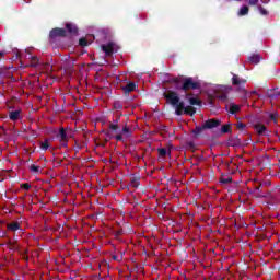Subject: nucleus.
Returning a JSON list of instances; mask_svg holds the SVG:
<instances>
[{
    "mask_svg": "<svg viewBox=\"0 0 280 280\" xmlns=\"http://www.w3.org/2000/svg\"><path fill=\"white\" fill-rule=\"evenodd\" d=\"M22 189H25V191H30L32 189V185L30 183H24L21 185Z\"/></svg>",
    "mask_w": 280,
    "mask_h": 280,
    "instance_id": "32",
    "label": "nucleus"
},
{
    "mask_svg": "<svg viewBox=\"0 0 280 280\" xmlns=\"http://www.w3.org/2000/svg\"><path fill=\"white\" fill-rule=\"evenodd\" d=\"M158 152H159L160 156H163V158L167 156V154H172V151L171 150L167 151V149H165V148L158 149Z\"/></svg>",
    "mask_w": 280,
    "mask_h": 280,
    "instance_id": "24",
    "label": "nucleus"
},
{
    "mask_svg": "<svg viewBox=\"0 0 280 280\" xmlns=\"http://www.w3.org/2000/svg\"><path fill=\"white\" fill-rule=\"evenodd\" d=\"M102 50L104 51V54L106 56H113V54H115V43L109 42L107 44H103L101 46Z\"/></svg>",
    "mask_w": 280,
    "mask_h": 280,
    "instance_id": "8",
    "label": "nucleus"
},
{
    "mask_svg": "<svg viewBox=\"0 0 280 280\" xmlns=\"http://www.w3.org/2000/svg\"><path fill=\"white\" fill-rule=\"evenodd\" d=\"M66 32H67V35L68 34H71L72 36H78V25L69 22V23H66Z\"/></svg>",
    "mask_w": 280,
    "mask_h": 280,
    "instance_id": "10",
    "label": "nucleus"
},
{
    "mask_svg": "<svg viewBox=\"0 0 280 280\" xmlns=\"http://www.w3.org/2000/svg\"><path fill=\"white\" fill-rule=\"evenodd\" d=\"M39 59L36 56L31 57V63L30 67H38Z\"/></svg>",
    "mask_w": 280,
    "mask_h": 280,
    "instance_id": "26",
    "label": "nucleus"
},
{
    "mask_svg": "<svg viewBox=\"0 0 280 280\" xmlns=\"http://www.w3.org/2000/svg\"><path fill=\"white\" fill-rule=\"evenodd\" d=\"M231 132H233V126H231V124H226L221 127V135H231Z\"/></svg>",
    "mask_w": 280,
    "mask_h": 280,
    "instance_id": "19",
    "label": "nucleus"
},
{
    "mask_svg": "<svg viewBox=\"0 0 280 280\" xmlns=\"http://www.w3.org/2000/svg\"><path fill=\"white\" fill-rule=\"evenodd\" d=\"M195 114H196V107L191 105L186 106V108L184 109V115H189L190 117H194Z\"/></svg>",
    "mask_w": 280,
    "mask_h": 280,
    "instance_id": "20",
    "label": "nucleus"
},
{
    "mask_svg": "<svg viewBox=\"0 0 280 280\" xmlns=\"http://www.w3.org/2000/svg\"><path fill=\"white\" fill-rule=\"evenodd\" d=\"M248 3L249 5H257V3H259V0H249Z\"/></svg>",
    "mask_w": 280,
    "mask_h": 280,
    "instance_id": "37",
    "label": "nucleus"
},
{
    "mask_svg": "<svg viewBox=\"0 0 280 280\" xmlns=\"http://www.w3.org/2000/svg\"><path fill=\"white\" fill-rule=\"evenodd\" d=\"M170 84L173 85L175 91H183V77H174L170 80Z\"/></svg>",
    "mask_w": 280,
    "mask_h": 280,
    "instance_id": "7",
    "label": "nucleus"
},
{
    "mask_svg": "<svg viewBox=\"0 0 280 280\" xmlns=\"http://www.w3.org/2000/svg\"><path fill=\"white\" fill-rule=\"evenodd\" d=\"M220 124H222V121L220 119H215V118L208 119L201 126H196L191 132H192L195 139H200V137H202V132H205V130H213V128H218V126H220Z\"/></svg>",
    "mask_w": 280,
    "mask_h": 280,
    "instance_id": "1",
    "label": "nucleus"
},
{
    "mask_svg": "<svg viewBox=\"0 0 280 280\" xmlns=\"http://www.w3.org/2000/svg\"><path fill=\"white\" fill-rule=\"evenodd\" d=\"M255 130L257 132V135H265V137H269L270 136V131H268V129L266 128V125H261L258 124L255 126Z\"/></svg>",
    "mask_w": 280,
    "mask_h": 280,
    "instance_id": "13",
    "label": "nucleus"
},
{
    "mask_svg": "<svg viewBox=\"0 0 280 280\" xmlns=\"http://www.w3.org/2000/svg\"><path fill=\"white\" fill-rule=\"evenodd\" d=\"M130 185H131V187L137 189V187H139V177H131Z\"/></svg>",
    "mask_w": 280,
    "mask_h": 280,
    "instance_id": "27",
    "label": "nucleus"
},
{
    "mask_svg": "<svg viewBox=\"0 0 280 280\" xmlns=\"http://www.w3.org/2000/svg\"><path fill=\"white\" fill-rule=\"evenodd\" d=\"M137 90V83L135 82H128L124 88V94L125 95H130V93L135 92Z\"/></svg>",
    "mask_w": 280,
    "mask_h": 280,
    "instance_id": "12",
    "label": "nucleus"
},
{
    "mask_svg": "<svg viewBox=\"0 0 280 280\" xmlns=\"http://www.w3.org/2000/svg\"><path fill=\"white\" fill-rule=\"evenodd\" d=\"M219 100H222V102H226V94L219 95Z\"/></svg>",
    "mask_w": 280,
    "mask_h": 280,
    "instance_id": "38",
    "label": "nucleus"
},
{
    "mask_svg": "<svg viewBox=\"0 0 280 280\" xmlns=\"http://www.w3.org/2000/svg\"><path fill=\"white\" fill-rule=\"evenodd\" d=\"M80 47H89V39L82 37L79 39Z\"/></svg>",
    "mask_w": 280,
    "mask_h": 280,
    "instance_id": "28",
    "label": "nucleus"
},
{
    "mask_svg": "<svg viewBox=\"0 0 280 280\" xmlns=\"http://www.w3.org/2000/svg\"><path fill=\"white\" fill-rule=\"evenodd\" d=\"M120 119H121V116H116V118L113 119V121L109 122V124H113L114 126H119V120H120Z\"/></svg>",
    "mask_w": 280,
    "mask_h": 280,
    "instance_id": "34",
    "label": "nucleus"
},
{
    "mask_svg": "<svg viewBox=\"0 0 280 280\" xmlns=\"http://www.w3.org/2000/svg\"><path fill=\"white\" fill-rule=\"evenodd\" d=\"M31 172H33L34 174H38V172H40V166H36V164H32L30 167Z\"/></svg>",
    "mask_w": 280,
    "mask_h": 280,
    "instance_id": "30",
    "label": "nucleus"
},
{
    "mask_svg": "<svg viewBox=\"0 0 280 280\" xmlns=\"http://www.w3.org/2000/svg\"><path fill=\"white\" fill-rule=\"evenodd\" d=\"M269 119H270L271 121H277V119H279V114H277V113L270 114V115H269Z\"/></svg>",
    "mask_w": 280,
    "mask_h": 280,
    "instance_id": "33",
    "label": "nucleus"
},
{
    "mask_svg": "<svg viewBox=\"0 0 280 280\" xmlns=\"http://www.w3.org/2000/svg\"><path fill=\"white\" fill-rule=\"evenodd\" d=\"M108 128L109 130H112V132H119V130H121V127H119V125H113L112 122L108 124Z\"/></svg>",
    "mask_w": 280,
    "mask_h": 280,
    "instance_id": "25",
    "label": "nucleus"
},
{
    "mask_svg": "<svg viewBox=\"0 0 280 280\" xmlns=\"http://www.w3.org/2000/svg\"><path fill=\"white\" fill-rule=\"evenodd\" d=\"M3 56V52L0 51V60H1V57Z\"/></svg>",
    "mask_w": 280,
    "mask_h": 280,
    "instance_id": "40",
    "label": "nucleus"
},
{
    "mask_svg": "<svg viewBox=\"0 0 280 280\" xmlns=\"http://www.w3.org/2000/svg\"><path fill=\"white\" fill-rule=\"evenodd\" d=\"M197 89H200V83L194 81L191 77H183L182 91L187 93V91H196Z\"/></svg>",
    "mask_w": 280,
    "mask_h": 280,
    "instance_id": "2",
    "label": "nucleus"
},
{
    "mask_svg": "<svg viewBox=\"0 0 280 280\" xmlns=\"http://www.w3.org/2000/svg\"><path fill=\"white\" fill-rule=\"evenodd\" d=\"M187 106H185V102L183 101H178V103L176 105H174L175 108V115H177V117H180L184 115L185 113V108Z\"/></svg>",
    "mask_w": 280,
    "mask_h": 280,
    "instance_id": "11",
    "label": "nucleus"
},
{
    "mask_svg": "<svg viewBox=\"0 0 280 280\" xmlns=\"http://www.w3.org/2000/svg\"><path fill=\"white\" fill-rule=\"evenodd\" d=\"M131 137H132V130H130L128 126H125L122 127L120 133L116 135L114 139H116V141H121L124 143L127 139H130Z\"/></svg>",
    "mask_w": 280,
    "mask_h": 280,
    "instance_id": "4",
    "label": "nucleus"
},
{
    "mask_svg": "<svg viewBox=\"0 0 280 280\" xmlns=\"http://www.w3.org/2000/svg\"><path fill=\"white\" fill-rule=\"evenodd\" d=\"M187 145H188V148H191V149L196 148V144L191 141L187 142Z\"/></svg>",
    "mask_w": 280,
    "mask_h": 280,
    "instance_id": "39",
    "label": "nucleus"
},
{
    "mask_svg": "<svg viewBox=\"0 0 280 280\" xmlns=\"http://www.w3.org/2000/svg\"><path fill=\"white\" fill-rule=\"evenodd\" d=\"M65 37H67V30L65 28L56 27L49 32L50 40H56V38H65Z\"/></svg>",
    "mask_w": 280,
    "mask_h": 280,
    "instance_id": "5",
    "label": "nucleus"
},
{
    "mask_svg": "<svg viewBox=\"0 0 280 280\" xmlns=\"http://www.w3.org/2000/svg\"><path fill=\"white\" fill-rule=\"evenodd\" d=\"M21 109L9 112V119L11 121H19V119H21Z\"/></svg>",
    "mask_w": 280,
    "mask_h": 280,
    "instance_id": "15",
    "label": "nucleus"
},
{
    "mask_svg": "<svg viewBox=\"0 0 280 280\" xmlns=\"http://www.w3.org/2000/svg\"><path fill=\"white\" fill-rule=\"evenodd\" d=\"M232 84L234 86H244V84H246V80L240 78V75H237V74H233V77H232Z\"/></svg>",
    "mask_w": 280,
    "mask_h": 280,
    "instance_id": "14",
    "label": "nucleus"
},
{
    "mask_svg": "<svg viewBox=\"0 0 280 280\" xmlns=\"http://www.w3.org/2000/svg\"><path fill=\"white\" fill-rule=\"evenodd\" d=\"M249 65H259L261 62V57L257 54H254L247 58Z\"/></svg>",
    "mask_w": 280,
    "mask_h": 280,
    "instance_id": "16",
    "label": "nucleus"
},
{
    "mask_svg": "<svg viewBox=\"0 0 280 280\" xmlns=\"http://www.w3.org/2000/svg\"><path fill=\"white\" fill-rule=\"evenodd\" d=\"M240 110H242L240 105H235V104L230 105L229 113H231V115H235V113H240Z\"/></svg>",
    "mask_w": 280,
    "mask_h": 280,
    "instance_id": "22",
    "label": "nucleus"
},
{
    "mask_svg": "<svg viewBox=\"0 0 280 280\" xmlns=\"http://www.w3.org/2000/svg\"><path fill=\"white\" fill-rule=\"evenodd\" d=\"M163 97L168 102V104H171V106H175L176 104H178V101L180 100L178 92L172 90L164 92Z\"/></svg>",
    "mask_w": 280,
    "mask_h": 280,
    "instance_id": "3",
    "label": "nucleus"
},
{
    "mask_svg": "<svg viewBox=\"0 0 280 280\" xmlns=\"http://www.w3.org/2000/svg\"><path fill=\"white\" fill-rule=\"evenodd\" d=\"M228 145H230V148H240V145H242V139L237 136H231L228 139Z\"/></svg>",
    "mask_w": 280,
    "mask_h": 280,
    "instance_id": "9",
    "label": "nucleus"
},
{
    "mask_svg": "<svg viewBox=\"0 0 280 280\" xmlns=\"http://www.w3.org/2000/svg\"><path fill=\"white\" fill-rule=\"evenodd\" d=\"M249 10L250 9L247 5L242 7L238 11V16H246V14H248Z\"/></svg>",
    "mask_w": 280,
    "mask_h": 280,
    "instance_id": "23",
    "label": "nucleus"
},
{
    "mask_svg": "<svg viewBox=\"0 0 280 280\" xmlns=\"http://www.w3.org/2000/svg\"><path fill=\"white\" fill-rule=\"evenodd\" d=\"M58 137L60 139L61 144L65 148H67V143L69 142V137H71V135L67 131V129H65V127H61L59 129Z\"/></svg>",
    "mask_w": 280,
    "mask_h": 280,
    "instance_id": "6",
    "label": "nucleus"
},
{
    "mask_svg": "<svg viewBox=\"0 0 280 280\" xmlns=\"http://www.w3.org/2000/svg\"><path fill=\"white\" fill-rule=\"evenodd\" d=\"M259 12L262 16H268V10L264 9V7H259Z\"/></svg>",
    "mask_w": 280,
    "mask_h": 280,
    "instance_id": "35",
    "label": "nucleus"
},
{
    "mask_svg": "<svg viewBox=\"0 0 280 280\" xmlns=\"http://www.w3.org/2000/svg\"><path fill=\"white\" fill-rule=\"evenodd\" d=\"M40 150H49V140H44L40 144Z\"/></svg>",
    "mask_w": 280,
    "mask_h": 280,
    "instance_id": "29",
    "label": "nucleus"
},
{
    "mask_svg": "<svg viewBox=\"0 0 280 280\" xmlns=\"http://www.w3.org/2000/svg\"><path fill=\"white\" fill-rule=\"evenodd\" d=\"M219 182L221 185H230V183H233V177L231 175H221Z\"/></svg>",
    "mask_w": 280,
    "mask_h": 280,
    "instance_id": "17",
    "label": "nucleus"
},
{
    "mask_svg": "<svg viewBox=\"0 0 280 280\" xmlns=\"http://www.w3.org/2000/svg\"><path fill=\"white\" fill-rule=\"evenodd\" d=\"M7 229H8V231H12L14 233L21 229V223H19V222L9 223V224H7Z\"/></svg>",
    "mask_w": 280,
    "mask_h": 280,
    "instance_id": "18",
    "label": "nucleus"
},
{
    "mask_svg": "<svg viewBox=\"0 0 280 280\" xmlns=\"http://www.w3.org/2000/svg\"><path fill=\"white\" fill-rule=\"evenodd\" d=\"M236 128H237V130H244V128H246V124L238 122V124H236Z\"/></svg>",
    "mask_w": 280,
    "mask_h": 280,
    "instance_id": "36",
    "label": "nucleus"
},
{
    "mask_svg": "<svg viewBox=\"0 0 280 280\" xmlns=\"http://www.w3.org/2000/svg\"><path fill=\"white\" fill-rule=\"evenodd\" d=\"M190 106H202V101L198 97H190L189 98Z\"/></svg>",
    "mask_w": 280,
    "mask_h": 280,
    "instance_id": "21",
    "label": "nucleus"
},
{
    "mask_svg": "<svg viewBox=\"0 0 280 280\" xmlns=\"http://www.w3.org/2000/svg\"><path fill=\"white\" fill-rule=\"evenodd\" d=\"M114 108L115 110H121L124 108V105L119 101L114 102Z\"/></svg>",
    "mask_w": 280,
    "mask_h": 280,
    "instance_id": "31",
    "label": "nucleus"
}]
</instances>
